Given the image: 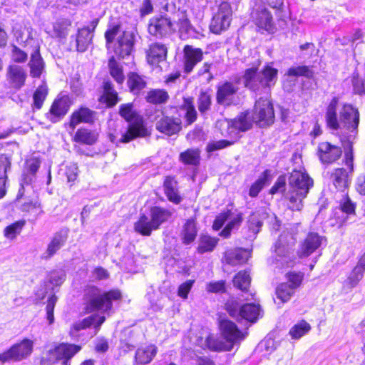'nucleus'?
<instances>
[{
	"instance_id": "f257e3e1",
	"label": "nucleus",
	"mask_w": 365,
	"mask_h": 365,
	"mask_svg": "<svg viewBox=\"0 0 365 365\" xmlns=\"http://www.w3.org/2000/svg\"><path fill=\"white\" fill-rule=\"evenodd\" d=\"M337 104V98H334L328 106L326 113L327 126L333 130H337L341 127L351 130L356 129L359 122L358 110L351 105L344 106L339 120L336 115Z\"/></svg>"
},
{
	"instance_id": "f03ea898",
	"label": "nucleus",
	"mask_w": 365,
	"mask_h": 365,
	"mask_svg": "<svg viewBox=\"0 0 365 365\" xmlns=\"http://www.w3.org/2000/svg\"><path fill=\"white\" fill-rule=\"evenodd\" d=\"M278 71L267 66L262 71L251 68L245 71L243 78L245 87L255 92L274 86L277 79Z\"/></svg>"
},
{
	"instance_id": "7ed1b4c3",
	"label": "nucleus",
	"mask_w": 365,
	"mask_h": 365,
	"mask_svg": "<svg viewBox=\"0 0 365 365\" xmlns=\"http://www.w3.org/2000/svg\"><path fill=\"white\" fill-rule=\"evenodd\" d=\"M86 309L91 312L96 310L107 312L111 309L113 301L120 300L122 295L119 290L113 289L101 293L96 287H89L86 289Z\"/></svg>"
},
{
	"instance_id": "20e7f679",
	"label": "nucleus",
	"mask_w": 365,
	"mask_h": 365,
	"mask_svg": "<svg viewBox=\"0 0 365 365\" xmlns=\"http://www.w3.org/2000/svg\"><path fill=\"white\" fill-rule=\"evenodd\" d=\"M119 113L129 123L127 131L122 135L120 142L128 143L138 137L148 135V131L144 125L143 118L137 115L133 109L132 103L122 104Z\"/></svg>"
},
{
	"instance_id": "39448f33",
	"label": "nucleus",
	"mask_w": 365,
	"mask_h": 365,
	"mask_svg": "<svg viewBox=\"0 0 365 365\" xmlns=\"http://www.w3.org/2000/svg\"><path fill=\"white\" fill-rule=\"evenodd\" d=\"M226 310L229 314L237 320L245 319L250 322H255L260 315V307L252 303L243 305L235 300H229L225 304Z\"/></svg>"
},
{
	"instance_id": "423d86ee",
	"label": "nucleus",
	"mask_w": 365,
	"mask_h": 365,
	"mask_svg": "<svg viewBox=\"0 0 365 365\" xmlns=\"http://www.w3.org/2000/svg\"><path fill=\"white\" fill-rule=\"evenodd\" d=\"M254 121L259 127L269 126L274 123V113L273 106L268 98H260L255 105L252 115Z\"/></svg>"
},
{
	"instance_id": "0eeeda50",
	"label": "nucleus",
	"mask_w": 365,
	"mask_h": 365,
	"mask_svg": "<svg viewBox=\"0 0 365 365\" xmlns=\"http://www.w3.org/2000/svg\"><path fill=\"white\" fill-rule=\"evenodd\" d=\"M34 344V341L29 339H24L19 343L14 344L6 351L0 354V361L2 362L22 361L31 354Z\"/></svg>"
},
{
	"instance_id": "6e6552de",
	"label": "nucleus",
	"mask_w": 365,
	"mask_h": 365,
	"mask_svg": "<svg viewBox=\"0 0 365 365\" xmlns=\"http://www.w3.org/2000/svg\"><path fill=\"white\" fill-rule=\"evenodd\" d=\"M232 10L231 5L227 1H222L218 6L217 12L214 15L210 25V31L219 34L227 30L231 23Z\"/></svg>"
},
{
	"instance_id": "1a4fd4ad",
	"label": "nucleus",
	"mask_w": 365,
	"mask_h": 365,
	"mask_svg": "<svg viewBox=\"0 0 365 365\" xmlns=\"http://www.w3.org/2000/svg\"><path fill=\"white\" fill-rule=\"evenodd\" d=\"M175 28L170 18L165 16H154L149 21L148 33L156 38H164L175 31Z\"/></svg>"
},
{
	"instance_id": "9d476101",
	"label": "nucleus",
	"mask_w": 365,
	"mask_h": 365,
	"mask_svg": "<svg viewBox=\"0 0 365 365\" xmlns=\"http://www.w3.org/2000/svg\"><path fill=\"white\" fill-rule=\"evenodd\" d=\"M285 240L284 235H280L274 245L275 255L272 263L278 268L291 267L294 264V255Z\"/></svg>"
},
{
	"instance_id": "9b49d317",
	"label": "nucleus",
	"mask_w": 365,
	"mask_h": 365,
	"mask_svg": "<svg viewBox=\"0 0 365 365\" xmlns=\"http://www.w3.org/2000/svg\"><path fill=\"white\" fill-rule=\"evenodd\" d=\"M219 327L222 336L230 345H232V348L234 344L244 340L247 334V332L241 331L234 322L227 319H220Z\"/></svg>"
},
{
	"instance_id": "f8f14e48",
	"label": "nucleus",
	"mask_w": 365,
	"mask_h": 365,
	"mask_svg": "<svg viewBox=\"0 0 365 365\" xmlns=\"http://www.w3.org/2000/svg\"><path fill=\"white\" fill-rule=\"evenodd\" d=\"M81 349L78 345L62 343L48 351L49 361L52 363L61 361L63 365H68L69 360Z\"/></svg>"
},
{
	"instance_id": "ddd939ff",
	"label": "nucleus",
	"mask_w": 365,
	"mask_h": 365,
	"mask_svg": "<svg viewBox=\"0 0 365 365\" xmlns=\"http://www.w3.org/2000/svg\"><path fill=\"white\" fill-rule=\"evenodd\" d=\"M289 189L299 192L300 195H307L313 180L308 174L300 170H293L288 179Z\"/></svg>"
},
{
	"instance_id": "4468645a",
	"label": "nucleus",
	"mask_w": 365,
	"mask_h": 365,
	"mask_svg": "<svg viewBox=\"0 0 365 365\" xmlns=\"http://www.w3.org/2000/svg\"><path fill=\"white\" fill-rule=\"evenodd\" d=\"M239 90L236 83L225 81L217 88L216 101L219 105L230 106L235 101V96Z\"/></svg>"
},
{
	"instance_id": "2eb2a0df",
	"label": "nucleus",
	"mask_w": 365,
	"mask_h": 365,
	"mask_svg": "<svg viewBox=\"0 0 365 365\" xmlns=\"http://www.w3.org/2000/svg\"><path fill=\"white\" fill-rule=\"evenodd\" d=\"M71 103L70 98L66 95L58 97L53 102L49 112L46 114L47 118L53 123L58 122L68 113Z\"/></svg>"
},
{
	"instance_id": "dca6fc26",
	"label": "nucleus",
	"mask_w": 365,
	"mask_h": 365,
	"mask_svg": "<svg viewBox=\"0 0 365 365\" xmlns=\"http://www.w3.org/2000/svg\"><path fill=\"white\" fill-rule=\"evenodd\" d=\"M136 34L133 31H124L118 38L115 52L121 58L131 54L134 49Z\"/></svg>"
},
{
	"instance_id": "f3484780",
	"label": "nucleus",
	"mask_w": 365,
	"mask_h": 365,
	"mask_svg": "<svg viewBox=\"0 0 365 365\" xmlns=\"http://www.w3.org/2000/svg\"><path fill=\"white\" fill-rule=\"evenodd\" d=\"M155 128L159 132L170 136L181 130V120L179 118L162 115L157 120Z\"/></svg>"
},
{
	"instance_id": "a211bd4d",
	"label": "nucleus",
	"mask_w": 365,
	"mask_h": 365,
	"mask_svg": "<svg viewBox=\"0 0 365 365\" xmlns=\"http://www.w3.org/2000/svg\"><path fill=\"white\" fill-rule=\"evenodd\" d=\"M341 153L339 147L328 142H322L318 145V156L323 163H334L341 157Z\"/></svg>"
},
{
	"instance_id": "6ab92c4d",
	"label": "nucleus",
	"mask_w": 365,
	"mask_h": 365,
	"mask_svg": "<svg viewBox=\"0 0 365 365\" xmlns=\"http://www.w3.org/2000/svg\"><path fill=\"white\" fill-rule=\"evenodd\" d=\"M68 237V230L61 229L53 235L46 250L43 254V258L48 259L52 257L66 243Z\"/></svg>"
},
{
	"instance_id": "aec40b11",
	"label": "nucleus",
	"mask_w": 365,
	"mask_h": 365,
	"mask_svg": "<svg viewBox=\"0 0 365 365\" xmlns=\"http://www.w3.org/2000/svg\"><path fill=\"white\" fill-rule=\"evenodd\" d=\"M184 53V70L186 73H190L194 67L203 58V52L199 48H195L190 45H186L183 48Z\"/></svg>"
},
{
	"instance_id": "412c9836",
	"label": "nucleus",
	"mask_w": 365,
	"mask_h": 365,
	"mask_svg": "<svg viewBox=\"0 0 365 365\" xmlns=\"http://www.w3.org/2000/svg\"><path fill=\"white\" fill-rule=\"evenodd\" d=\"M324 240V237L319 235L318 233H309L298 252L299 256L300 257L309 256L322 246Z\"/></svg>"
},
{
	"instance_id": "4be33fe9",
	"label": "nucleus",
	"mask_w": 365,
	"mask_h": 365,
	"mask_svg": "<svg viewBox=\"0 0 365 365\" xmlns=\"http://www.w3.org/2000/svg\"><path fill=\"white\" fill-rule=\"evenodd\" d=\"M93 36L92 31L88 27L79 29L77 35L73 37V41L70 43L71 49L78 52L86 51L91 43Z\"/></svg>"
},
{
	"instance_id": "5701e85b",
	"label": "nucleus",
	"mask_w": 365,
	"mask_h": 365,
	"mask_svg": "<svg viewBox=\"0 0 365 365\" xmlns=\"http://www.w3.org/2000/svg\"><path fill=\"white\" fill-rule=\"evenodd\" d=\"M96 112L86 107H81L71 115L69 126L73 130L80 123H92L95 120Z\"/></svg>"
},
{
	"instance_id": "b1692460",
	"label": "nucleus",
	"mask_w": 365,
	"mask_h": 365,
	"mask_svg": "<svg viewBox=\"0 0 365 365\" xmlns=\"http://www.w3.org/2000/svg\"><path fill=\"white\" fill-rule=\"evenodd\" d=\"M253 122L249 112L242 113L228 122V132L230 134L240 131L245 132L251 128Z\"/></svg>"
},
{
	"instance_id": "393cba45",
	"label": "nucleus",
	"mask_w": 365,
	"mask_h": 365,
	"mask_svg": "<svg viewBox=\"0 0 365 365\" xmlns=\"http://www.w3.org/2000/svg\"><path fill=\"white\" fill-rule=\"evenodd\" d=\"M249 257L250 253L245 250L229 249L225 252L222 261L231 266H236L245 263Z\"/></svg>"
},
{
	"instance_id": "a878e982",
	"label": "nucleus",
	"mask_w": 365,
	"mask_h": 365,
	"mask_svg": "<svg viewBox=\"0 0 365 365\" xmlns=\"http://www.w3.org/2000/svg\"><path fill=\"white\" fill-rule=\"evenodd\" d=\"M255 24L260 29L272 32L274 26L272 16L264 6H259L254 14Z\"/></svg>"
},
{
	"instance_id": "bb28decb",
	"label": "nucleus",
	"mask_w": 365,
	"mask_h": 365,
	"mask_svg": "<svg viewBox=\"0 0 365 365\" xmlns=\"http://www.w3.org/2000/svg\"><path fill=\"white\" fill-rule=\"evenodd\" d=\"M7 79L12 87L19 89L25 83L26 73L24 69L18 65H11L7 69Z\"/></svg>"
},
{
	"instance_id": "cd10ccee",
	"label": "nucleus",
	"mask_w": 365,
	"mask_h": 365,
	"mask_svg": "<svg viewBox=\"0 0 365 365\" xmlns=\"http://www.w3.org/2000/svg\"><path fill=\"white\" fill-rule=\"evenodd\" d=\"M167 56V48L164 44L154 43L150 46L147 53L148 62L151 65H155L164 61Z\"/></svg>"
},
{
	"instance_id": "c85d7f7f",
	"label": "nucleus",
	"mask_w": 365,
	"mask_h": 365,
	"mask_svg": "<svg viewBox=\"0 0 365 365\" xmlns=\"http://www.w3.org/2000/svg\"><path fill=\"white\" fill-rule=\"evenodd\" d=\"M158 349L155 345H148L138 348L135 352V363L139 365L149 364L157 354Z\"/></svg>"
},
{
	"instance_id": "c756f323",
	"label": "nucleus",
	"mask_w": 365,
	"mask_h": 365,
	"mask_svg": "<svg viewBox=\"0 0 365 365\" xmlns=\"http://www.w3.org/2000/svg\"><path fill=\"white\" fill-rule=\"evenodd\" d=\"M172 216V212L169 210L155 206L150 210V217L153 222V227L158 230L160 226L165 222Z\"/></svg>"
},
{
	"instance_id": "7c9ffc66",
	"label": "nucleus",
	"mask_w": 365,
	"mask_h": 365,
	"mask_svg": "<svg viewBox=\"0 0 365 365\" xmlns=\"http://www.w3.org/2000/svg\"><path fill=\"white\" fill-rule=\"evenodd\" d=\"M28 65L30 68V75L34 78H39L44 69V62L38 48L31 53Z\"/></svg>"
},
{
	"instance_id": "2f4dec72",
	"label": "nucleus",
	"mask_w": 365,
	"mask_h": 365,
	"mask_svg": "<svg viewBox=\"0 0 365 365\" xmlns=\"http://www.w3.org/2000/svg\"><path fill=\"white\" fill-rule=\"evenodd\" d=\"M105 319L106 318L104 316L99 314H92L73 324V328L76 331L84 329L92 325H93L96 329H99L100 326L104 322Z\"/></svg>"
},
{
	"instance_id": "473e14b6",
	"label": "nucleus",
	"mask_w": 365,
	"mask_h": 365,
	"mask_svg": "<svg viewBox=\"0 0 365 365\" xmlns=\"http://www.w3.org/2000/svg\"><path fill=\"white\" fill-rule=\"evenodd\" d=\"M152 220L149 216L143 214L140 216L138 221L134 224V230L143 236H150L153 230H156L153 227Z\"/></svg>"
},
{
	"instance_id": "72a5a7b5",
	"label": "nucleus",
	"mask_w": 365,
	"mask_h": 365,
	"mask_svg": "<svg viewBox=\"0 0 365 365\" xmlns=\"http://www.w3.org/2000/svg\"><path fill=\"white\" fill-rule=\"evenodd\" d=\"M307 195H300L299 192H294V190L289 189L285 195L289 209L292 211H300L303 207L302 200Z\"/></svg>"
},
{
	"instance_id": "f704fd0d",
	"label": "nucleus",
	"mask_w": 365,
	"mask_h": 365,
	"mask_svg": "<svg viewBox=\"0 0 365 365\" xmlns=\"http://www.w3.org/2000/svg\"><path fill=\"white\" fill-rule=\"evenodd\" d=\"M365 271V254L362 256L356 266L354 268L347 279V283L351 287H356L363 278Z\"/></svg>"
},
{
	"instance_id": "c9c22d12",
	"label": "nucleus",
	"mask_w": 365,
	"mask_h": 365,
	"mask_svg": "<svg viewBox=\"0 0 365 365\" xmlns=\"http://www.w3.org/2000/svg\"><path fill=\"white\" fill-rule=\"evenodd\" d=\"M197 233L195 220L193 218L188 219L183 225L182 231L183 242L186 245L190 244L195 240Z\"/></svg>"
},
{
	"instance_id": "e433bc0d",
	"label": "nucleus",
	"mask_w": 365,
	"mask_h": 365,
	"mask_svg": "<svg viewBox=\"0 0 365 365\" xmlns=\"http://www.w3.org/2000/svg\"><path fill=\"white\" fill-rule=\"evenodd\" d=\"M334 185L338 190H343L349 184L347 172L344 168H337L331 175Z\"/></svg>"
},
{
	"instance_id": "4c0bfd02",
	"label": "nucleus",
	"mask_w": 365,
	"mask_h": 365,
	"mask_svg": "<svg viewBox=\"0 0 365 365\" xmlns=\"http://www.w3.org/2000/svg\"><path fill=\"white\" fill-rule=\"evenodd\" d=\"M74 140L80 143L93 145L97 140V134L94 131L81 128L76 131Z\"/></svg>"
},
{
	"instance_id": "58836bf2",
	"label": "nucleus",
	"mask_w": 365,
	"mask_h": 365,
	"mask_svg": "<svg viewBox=\"0 0 365 365\" xmlns=\"http://www.w3.org/2000/svg\"><path fill=\"white\" fill-rule=\"evenodd\" d=\"M128 86L132 93L138 94L145 87L146 82L143 76L136 73H130L128 75Z\"/></svg>"
},
{
	"instance_id": "ea45409f",
	"label": "nucleus",
	"mask_w": 365,
	"mask_h": 365,
	"mask_svg": "<svg viewBox=\"0 0 365 365\" xmlns=\"http://www.w3.org/2000/svg\"><path fill=\"white\" fill-rule=\"evenodd\" d=\"M217 242V238L212 237L209 235L200 236L197 247L198 253L203 254L205 252H212L216 247Z\"/></svg>"
},
{
	"instance_id": "a19ab883",
	"label": "nucleus",
	"mask_w": 365,
	"mask_h": 365,
	"mask_svg": "<svg viewBox=\"0 0 365 365\" xmlns=\"http://www.w3.org/2000/svg\"><path fill=\"white\" fill-rule=\"evenodd\" d=\"M200 159V153L198 149H187L180 155V160L185 165H197Z\"/></svg>"
},
{
	"instance_id": "79ce46f5",
	"label": "nucleus",
	"mask_w": 365,
	"mask_h": 365,
	"mask_svg": "<svg viewBox=\"0 0 365 365\" xmlns=\"http://www.w3.org/2000/svg\"><path fill=\"white\" fill-rule=\"evenodd\" d=\"M206 346L212 351H230L232 349V345L225 343L219 339L214 335L210 334L205 340Z\"/></svg>"
},
{
	"instance_id": "37998d69",
	"label": "nucleus",
	"mask_w": 365,
	"mask_h": 365,
	"mask_svg": "<svg viewBox=\"0 0 365 365\" xmlns=\"http://www.w3.org/2000/svg\"><path fill=\"white\" fill-rule=\"evenodd\" d=\"M271 176V172L269 170H266L263 172L262 175L250 187L249 195L252 197L257 196L259 192L262 190L266 184V182L269 180Z\"/></svg>"
},
{
	"instance_id": "c03bdc74",
	"label": "nucleus",
	"mask_w": 365,
	"mask_h": 365,
	"mask_svg": "<svg viewBox=\"0 0 365 365\" xmlns=\"http://www.w3.org/2000/svg\"><path fill=\"white\" fill-rule=\"evenodd\" d=\"M251 282L250 273L247 271L239 272L233 279L235 287L242 291H247Z\"/></svg>"
},
{
	"instance_id": "a18cd8bd",
	"label": "nucleus",
	"mask_w": 365,
	"mask_h": 365,
	"mask_svg": "<svg viewBox=\"0 0 365 365\" xmlns=\"http://www.w3.org/2000/svg\"><path fill=\"white\" fill-rule=\"evenodd\" d=\"M295 290L288 283H282L276 289V295L282 303L287 302L294 294Z\"/></svg>"
},
{
	"instance_id": "49530a36",
	"label": "nucleus",
	"mask_w": 365,
	"mask_h": 365,
	"mask_svg": "<svg viewBox=\"0 0 365 365\" xmlns=\"http://www.w3.org/2000/svg\"><path fill=\"white\" fill-rule=\"evenodd\" d=\"M182 108L185 110V118L187 123L191 124L195 122L197 114L192 98H184Z\"/></svg>"
},
{
	"instance_id": "de8ad7c7",
	"label": "nucleus",
	"mask_w": 365,
	"mask_h": 365,
	"mask_svg": "<svg viewBox=\"0 0 365 365\" xmlns=\"http://www.w3.org/2000/svg\"><path fill=\"white\" fill-rule=\"evenodd\" d=\"M108 67L112 77L118 83H122L125 79L122 66L116 61L114 57L109 60Z\"/></svg>"
},
{
	"instance_id": "09e8293b",
	"label": "nucleus",
	"mask_w": 365,
	"mask_h": 365,
	"mask_svg": "<svg viewBox=\"0 0 365 365\" xmlns=\"http://www.w3.org/2000/svg\"><path fill=\"white\" fill-rule=\"evenodd\" d=\"M197 108L202 115L207 113L210 110L212 105L211 96L207 92H201L197 98Z\"/></svg>"
},
{
	"instance_id": "8fccbe9b",
	"label": "nucleus",
	"mask_w": 365,
	"mask_h": 365,
	"mask_svg": "<svg viewBox=\"0 0 365 365\" xmlns=\"http://www.w3.org/2000/svg\"><path fill=\"white\" fill-rule=\"evenodd\" d=\"M48 95V88L46 86L41 85L37 88L35 91L33 99H34V107L36 109H40Z\"/></svg>"
},
{
	"instance_id": "3c124183",
	"label": "nucleus",
	"mask_w": 365,
	"mask_h": 365,
	"mask_svg": "<svg viewBox=\"0 0 365 365\" xmlns=\"http://www.w3.org/2000/svg\"><path fill=\"white\" fill-rule=\"evenodd\" d=\"M310 329L311 327L307 322L305 321H302L301 322L295 324L290 329L289 334L291 335L292 338L298 339L309 332Z\"/></svg>"
},
{
	"instance_id": "603ef678",
	"label": "nucleus",
	"mask_w": 365,
	"mask_h": 365,
	"mask_svg": "<svg viewBox=\"0 0 365 365\" xmlns=\"http://www.w3.org/2000/svg\"><path fill=\"white\" fill-rule=\"evenodd\" d=\"M168 94L163 90H154L148 93L147 101L151 103L160 104L167 101Z\"/></svg>"
},
{
	"instance_id": "864d4df0",
	"label": "nucleus",
	"mask_w": 365,
	"mask_h": 365,
	"mask_svg": "<svg viewBox=\"0 0 365 365\" xmlns=\"http://www.w3.org/2000/svg\"><path fill=\"white\" fill-rule=\"evenodd\" d=\"M25 225V221H17L11 225L7 226L4 230V236L10 240H14L20 234L23 227Z\"/></svg>"
},
{
	"instance_id": "5fc2aeb1",
	"label": "nucleus",
	"mask_w": 365,
	"mask_h": 365,
	"mask_svg": "<svg viewBox=\"0 0 365 365\" xmlns=\"http://www.w3.org/2000/svg\"><path fill=\"white\" fill-rule=\"evenodd\" d=\"M104 95L106 98V101L108 106H113L118 101V93L113 89L111 83L105 82L103 85Z\"/></svg>"
},
{
	"instance_id": "6e6d98bb",
	"label": "nucleus",
	"mask_w": 365,
	"mask_h": 365,
	"mask_svg": "<svg viewBox=\"0 0 365 365\" xmlns=\"http://www.w3.org/2000/svg\"><path fill=\"white\" fill-rule=\"evenodd\" d=\"M63 175L66 177L68 182H74L78 175V168L76 163H69L65 166L64 169H61Z\"/></svg>"
},
{
	"instance_id": "4d7b16f0",
	"label": "nucleus",
	"mask_w": 365,
	"mask_h": 365,
	"mask_svg": "<svg viewBox=\"0 0 365 365\" xmlns=\"http://www.w3.org/2000/svg\"><path fill=\"white\" fill-rule=\"evenodd\" d=\"M242 222V217L240 215H237L232 220H230L226 227L221 231L220 236L223 237H230L231 232L235 229H237Z\"/></svg>"
},
{
	"instance_id": "13d9d810",
	"label": "nucleus",
	"mask_w": 365,
	"mask_h": 365,
	"mask_svg": "<svg viewBox=\"0 0 365 365\" xmlns=\"http://www.w3.org/2000/svg\"><path fill=\"white\" fill-rule=\"evenodd\" d=\"M287 75L290 76H305L307 78H312L313 72L305 66L292 67L287 71Z\"/></svg>"
},
{
	"instance_id": "bf43d9fd",
	"label": "nucleus",
	"mask_w": 365,
	"mask_h": 365,
	"mask_svg": "<svg viewBox=\"0 0 365 365\" xmlns=\"http://www.w3.org/2000/svg\"><path fill=\"white\" fill-rule=\"evenodd\" d=\"M343 147L345 151V164L350 169L351 171L353 170V160L354 155L352 151V145L350 141H344L342 142Z\"/></svg>"
},
{
	"instance_id": "052dcab7",
	"label": "nucleus",
	"mask_w": 365,
	"mask_h": 365,
	"mask_svg": "<svg viewBox=\"0 0 365 365\" xmlns=\"http://www.w3.org/2000/svg\"><path fill=\"white\" fill-rule=\"evenodd\" d=\"M233 144L232 141H229L226 140H220L217 141H211L209 142L206 147V150L208 153L214 152L216 150H219L227 147L230 146Z\"/></svg>"
},
{
	"instance_id": "680f3d73",
	"label": "nucleus",
	"mask_w": 365,
	"mask_h": 365,
	"mask_svg": "<svg viewBox=\"0 0 365 365\" xmlns=\"http://www.w3.org/2000/svg\"><path fill=\"white\" fill-rule=\"evenodd\" d=\"M70 24L66 21H58L53 24V34L56 37L64 38L68 34V27Z\"/></svg>"
},
{
	"instance_id": "e2e57ef3",
	"label": "nucleus",
	"mask_w": 365,
	"mask_h": 365,
	"mask_svg": "<svg viewBox=\"0 0 365 365\" xmlns=\"http://www.w3.org/2000/svg\"><path fill=\"white\" fill-rule=\"evenodd\" d=\"M287 277L288 279L287 283L289 284V286L296 290V289L300 286L302 282L304 274L302 272H289L287 274Z\"/></svg>"
},
{
	"instance_id": "0e129e2a",
	"label": "nucleus",
	"mask_w": 365,
	"mask_h": 365,
	"mask_svg": "<svg viewBox=\"0 0 365 365\" xmlns=\"http://www.w3.org/2000/svg\"><path fill=\"white\" fill-rule=\"evenodd\" d=\"M177 26L181 35L188 34L192 30V26L190 21L185 14H182V16L178 19Z\"/></svg>"
},
{
	"instance_id": "69168bd1",
	"label": "nucleus",
	"mask_w": 365,
	"mask_h": 365,
	"mask_svg": "<svg viewBox=\"0 0 365 365\" xmlns=\"http://www.w3.org/2000/svg\"><path fill=\"white\" fill-rule=\"evenodd\" d=\"M57 297L56 295H52L48 299L46 310L47 314V319L48 321L49 324H51L54 322V315L53 310L55 305L57 302Z\"/></svg>"
},
{
	"instance_id": "338daca9",
	"label": "nucleus",
	"mask_w": 365,
	"mask_h": 365,
	"mask_svg": "<svg viewBox=\"0 0 365 365\" xmlns=\"http://www.w3.org/2000/svg\"><path fill=\"white\" fill-rule=\"evenodd\" d=\"M28 58L27 53L15 45L12 46L11 58L16 63H24Z\"/></svg>"
},
{
	"instance_id": "774afa93",
	"label": "nucleus",
	"mask_w": 365,
	"mask_h": 365,
	"mask_svg": "<svg viewBox=\"0 0 365 365\" xmlns=\"http://www.w3.org/2000/svg\"><path fill=\"white\" fill-rule=\"evenodd\" d=\"M262 225V222L259 220L257 215H252L248 222V227L254 235L258 233Z\"/></svg>"
}]
</instances>
